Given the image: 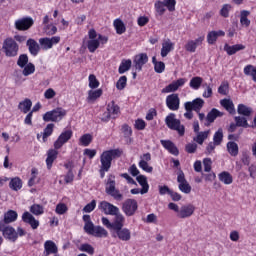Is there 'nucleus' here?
<instances>
[{
  "label": "nucleus",
  "mask_w": 256,
  "mask_h": 256,
  "mask_svg": "<svg viewBox=\"0 0 256 256\" xmlns=\"http://www.w3.org/2000/svg\"><path fill=\"white\" fill-rule=\"evenodd\" d=\"M121 155H123V151L119 148L104 151L100 156V167H103L104 170L111 169L113 159H119Z\"/></svg>",
  "instance_id": "1"
},
{
  "label": "nucleus",
  "mask_w": 256,
  "mask_h": 256,
  "mask_svg": "<svg viewBox=\"0 0 256 256\" xmlns=\"http://www.w3.org/2000/svg\"><path fill=\"white\" fill-rule=\"evenodd\" d=\"M165 123L172 131H177L180 137L185 135V126L181 124V120L175 118V114L171 113L165 118Z\"/></svg>",
  "instance_id": "2"
},
{
  "label": "nucleus",
  "mask_w": 256,
  "mask_h": 256,
  "mask_svg": "<svg viewBox=\"0 0 256 256\" xmlns=\"http://www.w3.org/2000/svg\"><path fill=\"white\" fill-rule=\"evenodd\" d=\"M105 191L107 195L113 197L115 201H123V194L115 187V176L110 175L107 182Z\"/></svg>",
  "instance_id": "3"
},
{
  "label": "nucleus",
  "mask_w": 256,
  "mask_h": 256,
  "mask_svg": "<svg viewBox=\"0 0 256 256\" xmlns=\"http://www.w3.org/2000/svg\"><path fill=\"white\" fill-rule=\"evenodd\" d=\"M2 49L6 57H17L19 53V44L13 40V38H7L3 42Z\"/></svg>",
  "instance_id": "4"
},
{
  "label": "nucleus",
  "mask_w": 256,
  "mask_h": 256,
  "mask_svg": "<svg viewBox=\"0 0 256 256\" xmlns=\"http://www.w3.org/2000/svg\"><path fill=\"white\" fill-rule=\"evenodd\" d=\"M67 115V111L63 108H56L52 111H48L43 115V120L46 121V123H49V121H52L54 123H57L58 121H61L63 117Z\"/></svg>",
  "instance_id": "5"
},
{
  "label": "nucleus",
  "mask_w": 256,
  "mask_h": 256,
  "mask_svg": "<svg viewBox=\"0 0 256 256\" xmlns=\"http://www.w3.org/2000/svg\"><path fill=\"white\" fill-rule=\"evenodd\" d=\"M139 205L135 199H127L122 204V211L127 217H133L137 212Z\"/></svg>",
  "instance_id": "6"
},
{
  "label": "nucleus",
  "mask_w": 256,
  "mask_h": 256,
  "mask_svg": "<svg viewBox=\"0 0 256 256\" xmlns=\"http://www.w3.org/2000/svg\"><path fill=\"white\" fill-rule=\"evenodd\" d=\"M0 232L5 239H8V241H12V243H15L17 241V238L19 237V235H17V231H15V228L3 225V223H0Z\"/></svg>",
  "instance_id": "7"
},
{
  "label": "nucleus",
  "mask_w": 256,
  "mask_h": 256,
  "mask_svg": "<svg viewBox=\"0 0 256 256\" xmlns=\"http://www.w3.org/2000/svg\"><path fill=\"white\" fill-rule=\"evenodd\" d=\"M111 235L114 239H119V241H131V230L128 228H118L111 231Z\"/></svg>",
  "instance_id": "8"
},
{
  "label": "nucleus",
  "mask_w": 256,
  "mask_h": 256,
  "mask_svg": "<svg viewBox=\"0 0 256 256\" xmlns=\"http://www.w3.org/2000/svg\"><path fill=\"white\" fill-rule=\"evenodd\" d=\"M89 39L87 42V48L90 51V53H95L97 49H99V45H101V42H99V39L97 38V31L95 29H91L88 32Z\"/></svg>",
  "instance_id": "9"
},
{
  "label": "nucleus",
  "mask_w": 256,
  "mask_h": 256,
  "mask_svg": "<svg viewBox=\"0 0 256 256\" xmlns=\"http://www.w3.org/2000/svg\"><path fill=\"white\" fill-rule=\"evenodd\" d=\"M33 23L34 21L31 17L21 18L15 21V29L17 31H28V29L33 27Z\"/></svg>",
  "instance_id": "10"
},
{
  "label": "nucleus",
  "mask_w": 256,
  "mask_h": 256,
  "mask_svg": "<svg viewBox=\"0 0 256 256\" xmlns=\"http://www.w3.org/2000/svg\"><path fill=\"white\" fill-rule=\"evenodd\" d=\"M203 41H205V36H200L195 40H188L184 45V49L188 53H195L197 51V47H199V45H203Z\"/></svg>",
  "instance_id": "11"
},
{
  "label": "nucleus",
  "mask_w": 256,
  "mask_h": 256,
  "mask_svg": "<svg viewBox=\"0 0 256 256\" xmlns=\"http://www.w3.org/2000/svg\"><path fill=\"white\" fill-rule=\"evenodd\" d=\"M177 182L179 183L178 188L182 193H185L186 195L191 193V185H189V182H187V179H185V174L183 171L178 173Z\"/></svg>",
  "instance_id": "12"
},
{
  "label": "nucleus",
  "mask_w": 256,
  "mask_h": 256,
  "mask_svg": "<svg viewBox=\"0 0 256 256\" xmlns=\"http://www.w3.org/2000/svg\"><path fill=\"white\" fill-rule=\"evenodd\" d=\"M98 207L105 215H117L119 213V208L107 201L100 202Z\"/></svg>",
  "instance_id": "13"
},
{
  "label": "nucleus",
  "mask_w": 256,
  "mask_h": 256,
  "mask_svg": "<svg viewBox=\"0 0 256 256\" xmlns=\"http://www.w3.org/2000/svg\"><path fill=\"white\" fill-rule=\"evenodd\" d=\"M73 137V131L71 130H66L60 134L58 139L54 142V149H61L69 139Z\"/></svg>",
  "instance_id": "14"
},
{
  "label": "nucleus",
  "mask_w": 256,
  "mask_h": 256,
  "mask_svg": "<svg viewBox=\"0 0 256 256\" xmlns=\"http://www.w3.org/2000/svg\"><path fill=\"white\" fill-rule=\"evenodd\" d=\"M120 109L119 106L115 104V101H111L107 105V115L103 118V121H109L112 119H117V115H119Z\"/></svg>",
  "instance_id": "15"
},
{
  "label": "nucleus",
  "mask_w": 256,
  "mask_h": 256,
  "mask_svg": "<svg viewBox=\"0 0 256 256\" xmlns=\"http://www.w3.org/2000/svg\"><path fill=\"white\" fill-rule=\"evenodd\" d=\"M203 105H205V101L201 98H196L195 100H193L191 102H186L184 104V108L188 109L189 111L191 109L192 111L199 113V111H201V109H203Z\"/></svg>",
  "instance_id": "16"
},
{
  "label": "nucleus",
  "mask_w": 256,
  "mask_h": 256,
  "mask_svg": "<svg viewBox=\"0 0 256 256\" xmlns=\"http://www.w3.org/2000/svg\"><path fill=\"white\" fill-rule=\"evenodd\" d=\"M180 99L178 94H171L166 98V105L170 111H179Z\"/></svg>",
  "instance_id": "17"
},
{
  "label": "nucleus",
  "mask_w": 256,
  "mask_h": 256,
  "mask_svg": "<svg viewBox=\"0 0 256 256\" xmlns=\"http://www.w3.org/2000/svg\"><path fill=\"white\" fill-rule=\"evenodd\" d=\"M186 82H187V80L185 78H180V79L172 82L165 88H163L161 90V93H173V92L177 91V89H179V87H183Z\"/></svg>",
  "instance_id": "18"
},
{
  "label": "nucleus",
  "mask_w": 256,
  "mask_h": 256,
  "mask_svg": "<svg viewBox=\"0 0 256 256\" xmlns=\"http://www.w3.org/2000/svg\"><path fill=\"white\" fill-rule=\"evenodd\" d=\"M193 213H195V207L193 206V204H187V205H183L180 208V211H178L177 217L179 219H188V217H191Z\"/></svg>",
  "instance_id": "19"
},
{
  "label": "nucleus",
  "mask_w": 256,
  "mask_h": 256,
  "mask_svg": "<svg viewBox=\"0 0 256 256\" xmlns=\"http://www.w3.org/2000/svg\"><path fill=\"white\" fill-rule=\"evenodd\" d=\"M149 61V56L145 53H140L134 57L133 63L136 71H142L143 65Z\"/></svg>",
  "instance_id": "20"
},
{
  "label": "nucleus",
  "mask_w": 256,
  "mask_h": 256,
  "mask_svg": "<svg viewBox=\"0 0 256 256\" xmlns=\"http://www.w3.org/2000/svg\"><path fill=\"white\" fill-rule=\"evenodd\" d=\"M22 221L30 225L31 229H37L39 227V220L35 219V216L30 212L23 213Z\"/></svg>",
  "instance_id": "21"
},
{
  "label": "nucleus",
  "mask_w": 256,
  "mask_h": 256,
  "mask_svg": "<svg viewBox=\"0 0 256 256\" xmlns=\"http://www.w3.org/2000/svg\"><path fill=\"white\" fill-rule=\"evenodd\" d=\"M160 143L162 147L166 148L172 155H175L176 157L179 155V149H177V146H175L171 140H161Z\"/></svg>",
  "instance_id": "22"
},
{
  "label": "nucleus",
  "mask_w": 256,
  "mask_h": 256,
  "mask_svg": "<svg viewBox=\"0 0 256 256\" xmlns=\"http://www.w3.org/2000/svg\"><path fill=\"white\" fill-rule=\"evenodd\" d=\"M26 45L31 55H33L34 57H36V55H39V51L41 50V47L39 46V43L35 41V39H31V38L28 39L26 42Z\"/></svg>",
  "instance_id": "23"
},
{
  "label": "nucleus",
  "mask_w": 256,
  "mask_h": 256,
  "mask_svg": "<svg viewBox=\"0 0 256 256\" xmlns=\"http://www.w3.org/2000/svg\"><path fill=\"white\" fill-rule=\"evenodd\" d=\"M115 215V220L112 223V231H115L117 229H121L125 225V216L123 214L117 212Z\"/></svg>",
  "instance_id": "24"
},
{
  "label": "nucleus",
  "mask_w": 256,
  "mask_h": 256,
  "mask_svg": "<svg viewBox=\"0 0 256 256\" xmlns=\"http://www.w3.org/2000/svg\"><path fill=\"white\" fill-rule=\"evenodd\" d=\"M223 116V113L219 112V110L213 108L208 114H207V117H206V122L204 123V125L206 127H209V125H211V123H213L217 117H222Z\"/></svg>",
  "instance_id": "25"
},
{
  "label": "nucleus",
  "mask_w": 256,
  "mask_h": 256,
  "mask_svg": "<svg viewBox=\"0 0 256 256\" xmlns=\"http://www.w3.org/2000/svg\"><path fill=\"white\" fill-rule=\"evenodd\" d=\"M17 212L15 210H9L4 214V219L0 221L3 225H9V223H14L17 221Z\"/></svg>",
  "instance_id": "26"
},
{
  "label": "nucleus",
  "mask_w": 256,
  "mask_h": 256,
  "mask_svg": "<svg viewBox=\"0 0 256 256\" xmlns=\"http://www.w3.org/2000/svg\"><path fill=\"white\" fill-rule=\"evenodd\" d=\"M174 48H175V44L173 42H171L169 39L165 40L162 43L161 57H167L168 53H171Z\"/></svg>",
  "instance_id": "27"
},
{
  "label": "nucleus",
  "mask_w": 256,
  "mask_h": 256,
  "mask_svg": "<svg viewBox=\"0 0 256 256\" xmlns=\"http://www.w3.org/2000/svg\"><path fill=\"white\" fill-rule=\"evenodd\" d=\"M218 37H225V32L223 30L209 32L207 35L209 45H213Z\"/></svg>",
  "instance_id": "28"
},
{
  "label": "nucleus",
  "mask_w": 256,
  "mask_h": 256,
  "mask_svg": "<svg viewBox=\"0 0 256 256\" xmlns=\"http://www.w3.org/2000/svg\"><path fill=\"white\" fill-rule=\"evenodd\" d=\"M57 155H59V152L57 151V149L48 150L47 159H46V165L48 169H51V167H53V162L55 161V159H57Z\"/></svg>",
  "instance_id": "29"
},
{
  "label": "nucleus",
  "mask_w": 256,
  "mask_h": 256,
  "mask_svg": "<svg viewBox=\"0 0 256 256\" xmlns=\"http://www.w3.org/2000/svg\"><path fill=\"white\" fill-rule=\"evenodd\" d=\"M31 107H33V102L29 98H26L25 100L21 101L18 105V109L25 114L31 111Z\"/></svg>",
  "instance_id": "30"
},
{
  "label": "nucleus",
  "mask_w": 256,
  "mask_h": 256,
  "mask_svg": "<svg viewBox=\"0 0 256 256\" xmlns=\"http://www.w3.org/2000/svg\"><path fill=\"white\" fill-rule=\"evenodd\" d=\"M136 181H138L139 185H141L142 187L140 191L141 195H145V193H149V183H147V177L143 175H139L137 176Z\"/></svg>",
  "instance_id": "31"
},
{
  "label": "nucleus",
  "mask_w": 256,
  "mask_h": 256,
  "mask_svg": "<svg viewBox=\"0 0 256 256\" xmlns=\"http://www.w3.org/2000/svg\"><path fill=\"white\" fill-rule=\"evenodd\" d=\"M237 113L243 117H251L253 115V108L248 107L245 104H239L237 108Z\"/></svg>",
  "instance_id": "32"
},
{
  "label": "nucleus",
  "mask_w": 256,
  "mask_h": 256,
  "mask_svg": "<svg viewBox=\"0 0 256 256\" xmlns=\"http://www.w3.org/2000/svg\"><path fill=\"white\" fill-rule=\"evenodd\" d=\"M243 49H245V45L243 44H236L233 46H229L228 44H226L224 46V51H226V53H228L229 55H235L237 51H243Z\"/></svg>",
  "instance_id": "33"
},
{
  "label": "nucleus",
  "mask_w": 256,
  "mask_h": 256,
  "mask_svg": "<svg viewBox=\"0 0 256 256\" xmlns=\"http://www.w3.org/2000/svg\"><path fill=\"white\" fill-rule=\"evenodd\" d=\"M103 95V90L97 89V90H90L88 92L87 101L88 103H93L94 101H97L99 97Z\"/></svg>",
  "instance_id": "34"
},
{
  "label": "nucleus",
  "mask_w": 256,
  "mask_h": 256,
  "mask_svg": "<svg viewBox=\"0 0 256 256\" xmlns=\"http://www.w3.org/2000/svg\"><path fill=\"white\" fill-rule=\"evenodd\" d=\"M220 105H222L226 111H229L231 115H235V105L231 99L221 100Z\"/></svg>",
  "instance_id": "35"
},
{
  "label": "nucleus",
  "mask_w": 256,
  "mask_h": 256,
  "mask_svg": "<svg viewBox=\"0 0 256 256\" xmlns=\"http://www.w3.org/2000/svg\"><path fill=\"white\" fill-rule=\"evenodd\" d=\"M227 151L231 157H237L239 155V145L236 142H228Z\"/></svg>",
  "instance_id": "36"
},
{
  "label": "nucleus",
  "mask_w": 256,
  "mask_h": 256,
  "mask_svg": "<svg viewBox=\"0 0 256 256\" xmlns=\"http://www.w3.org/2000/svg\"><path fill=\"white\" fill-rule=\"evenodd\" d=\"M209 133H211V131H209V130L204 131V132H197V135H196V137L193 138V141L198 143V145H203L205 140L209 137Z\"/></svg>",
  "instance_id": "37"
},
{
  "label": "nucleus",
  "mask_w": 256,
  "mask_h": 256,
  "mask_svg": "<svg viewBox=\"0 0 256 256\" xmlns=\"http://www.w3.org/2000/svg\"><path fill=\"white\" fill-rule=\"evenodd\" d=\"M9 187L12 191H19L23 187V181H21L19 177L12 178Z\"/></svg>",
  "instance_id": "38"
},
{
  "label": "nucleus",
  "mask_w": 256,
  "mask_h": 256,
  "mask_svg": "<svg viewBox=\"0 0 256 256\" xmlns=\"http://www.w3.org/2000/svg\"><path fill=\"white\" fill-rule=\"evenodd\" d=\"M131 65H133V62L131 60H122L118 68V72L120 73V75H123V73H127V71L131 69Z\"/></svg>",
  "instance_id": "39"
},
{
  "label": "nucleus",
  "mask_w": 256,
  "mask_h": 256,
  "mask_svg": "<svg viewBox=\"0 0 256 256\" xmlns=\"http://www.w3.org/2000/svg\"><path fill=\"white\" fill-rule=\"evenodd\" d=\"M114 27L118 35H123V33L127 31V28L125 27V23L122 22L121 19L114 20Z\"/></svg>",
  "instance_id": "40"
},
{
  "label": "nucleus",
  "mask_w": 256,
  "mask_h": 256,
  "mask_svg": "<svg viewBox=\"0 0 256 256\" xmlns=\"http://www.w3.org/2000/svg\"><path fill=\"white\" fill-rule=\"evenodd\" d=\"M219 180L224 183V185H231L233 183V176L229 172H222L219 174Z\"/></svg>",
  "instance_id": "41"
},
{
  "label": "nucleus",
  "mask_w": 256,
  "mask_h": 256,
  "mask_svg": "<svg viewBox=\"0 0 256 256\" xmlns=\"http://www.w3.org/2000/svg\"><path fill=\"white\" fill-rule=\"evenodd\" d=\"M44 249L45 251H48V253H52V254H57V251H59L55 242L51 240H48L45 242Z\"/></svg>",
  "instance_id": "42"
},
{
  "label": "nucleus",
  "mask_w": 256,
  "mask_h": 256,
  "mask_svg": "<svg viewBox=\"0 0 256 256\" xmlns=\"http://www.w3.org/2000/svg\"><path fill=\"white\" fill-rule=\"evenodd\" d=\"M44 211L45 208H43V206L40 204H34L30 207V213H32V215H43Z\"/></svg>",
  "instance_id": "43"
},
{
  "label": "nucleus",
  "mask_w": 256,
  "mask_h": 256,
  "mask_svg": "<svg viewBox=\"0 0 256 256\" xmlns=\"http://www.w3.org/2000/svg\"><path fill=\"white\" fill-rule=\"evenodd\" d=\"M35 73V65L33 63H28L23 67L22 74L24 77H29V75H33Z\"/></svg>",
  "instance_id": "44"
},
{
  "label": "nucleus",
  "mask_w": 256,
  "mask_h": 256,
  "mask_svg": "<svg viewBox=\"0 0 256 256\" xmlns=\"http://www.w3.org/2000/svg\"><path fill=\"white\" fill-rule=\"evenodd\" d=\"M201 85H203V78L199 77V76H196V77H193L191 80H190V87L192 89H199V87H201Z\"/></svg>",
  "instance_id": "45"
},
{
  "label": "nucleus",
  "mask_w": 256,
  "mask_h": 256,
  "mask_svg": "<svg viewBox=\"0 0 256 256\" xmlns=\"http://www.w3.org/2000/svg\"><path fill=\"white\" fill-rule=\"evenodd\" d=\"M234 119H235L237 127H244L245 129H247V127H249V123H247V117L236 116Z\"/></svg>",
  "instance_id": "46"
},
{
  "label": "nucleus",
  "mask_w": 256,
  "mask_h": 256,
  "mask_svg": "<svg viewBox=\"0 0 256 256\" xmlns=\"http://www.w3.org/2000/svg\"><path fill=\"white\" fill-rule=\"evenodd\" d=\"M92 235L94 237H107L109 235V232H107V230H105V228L101 226H96Z\"/></svg>",
  "instance_id": "47"
},
{
  "label": "nucleus",
  "mask_w": 256,
  "mask_h": 256,
  "mask_svg": "<svg viewBox=\"0 0 256 256\" xmlns=\"http://www.w3.org/2000/svg\"><path fill=\"white\" fill-rule=\"evenodd\" d=\"M79 141L84 147H89L93 141V136H91V134H84L80 137Z\"/></svg>",
  "instance_id": "48"
},
{
  "label": "nucleus",
  "mask_w": 256,
  "mask_h": 256,
  "mask_svg": "<svg viewBox=\"0 0 256 256\" xmlns=\"http://www.w3.org/2000/svg\"><path fill=\"white\" fill-rule=\"evenodd\" d=\"M28 64H29V57L27 56V54L20 55L17 61L18 67L23 69V67H25Z\"/></svg>",
  "instance_id": "49"
},
{
  "label": "nucleus",
  "mask_w": 256,
  "mask_h": 256,
  "mask_svg": "<svg viewBox=\"0 0 256 256\" xmlns=\"http://www.w3.org/2000/svg\"><path fill=\"white\" fill-rule=\"evenodd\" d=\"M39 43H40L42 49H44L45 51H47V49H52L53 48L50 38H47V37L46 38H40Z\"/></svg>",
  "instance_id": "50"
},
{
  "label": "nucleus",
  "mask_w": 256,
  "mask_h": 256,
  "mask_svg": "<svg viewBox=\"0 0 256 256\" xmlns=\"http://www.w3.org/2000/svg\"><path fill=\"white\" fill-rule=\"evenodd\" d=\"M213 143L215 145H221L223 141V129L219 128L218 131L214 134Z\"/></svg>",
  "instance_id": "51"
},
{
  "label": "nucleus",
  "mask_w": 256,
  "mask_h": 256,
  "mask_svg": "<svg viewBox=\"0 0 256 256\" xmlns=\"http://www.w3.org/2000/svg\"><path fill=\"white\" fill-rule=\"evenodd\" d=\"M79 251H83L84 253H88L89 255H93L95 253V248L90 244H82L79 247Z\"/></svg>",
  "instance_id": "52"
},
{
  "label": "nucleus",
  "mask_w": 256,
  "mask_h": 256,
  "mask_svg": "<svg viewBox=\"0 0 256 256\" xmlns=\"http://www.w3.org/2000/svg\"><path fill=\"white\" fill-rule=\"evenodd\" d=\"M218 93L220 95H228L229 94V82H222L218 88Z\"/></svg>",
  "instance_id": "53"
},
{
  "label": "nucleus",
  "mask_w": 256,
  "mask_h": 256,
  "mask_svg": "<svg viewBox=\"0 0 256 256\" xmlns=\"http://www.w3.org/2000/svg\"><path fill=\"white\" fill-rule=\"evenodd\" d=\"M121 131L126 139H129L133 135V130L127 124L122 125Z\"/></svg>",
  "instance_id": "54"
},
{
  "label": "nucleus",
  "mask_w": 256,
  "mask_h": 256,
  "mask_svg": "<svg viewBox=\"0 0 256 256\" xmlns=\"http://www.w3.org/2000/svg\"><path fill=\"white\" fill-rule=\"evenodd\" d=\"M116 87L119 91H123V88L127 87V76L120 77L116 83Z\"/></svg>",
  "instance_id": "55"
},
{
  "label": "nucleus",
  "mask_w": 256,
  "mask_h": 256,
  "mask_svg": "<svg viewBox=\"0 0 256 256\" xmlns=\"http://www.w3.org/2000/svg\"><path fill=\"white\" fill-rule=\"evenodd\" d=\"M89 87L90 89H97L99 87V80L93 74L89 76Z\"/></svg>",
  "instance_id": "56"
},
{
  "label": "nucleus",
  "mask_w": 256,
  "mask_h": 256,
  "mask_svg": "<svg viewBox=\"0 0 256 256\" xmlns=\"http://www.w3.org/2000/svg\"><path fill=\"white\" fill-rule=\"evenodd\" d=\"M53 127H55L54 124H48L47 127L44 129L43 141H45L47 137H51V135L53 134Z\"/></svg>",
  "instance_id": "57"
},
{
  "label": "nucleus",
  "mask_w": 256,
  "mask_h": 256,
  "mask_svg": "<svg viewBox=\"0 0 256 256\" xmlns=\"http://www.w3.org/2000/svg\"><path fill=\"white\" fill-rule=\"evenodd\" d=\"M241 161L243 165L249 166L251 164V156L248 151H243L241 155Z\"/></svg>",
  "instance_id": "58"
},
{
  "label": "nucleus",
  "mask_w": 256,
  "mask_h": 256,
  "mask_svg": "<svg viewBox=\"0 0 256 256\" xmlns=\"http://www.w3.org/2000/svg\"><path fill=\"white\" fill-rule=\"evenodd\" d=\"M97 226H95L93 224V222H88L87 224L84 225V231L85 233H87L88 235H93V233H95V228Z\"/></svg>",
  "instance_id": "59"
},
{
  "label": "nucleus",
  "mask_w": 256,
  "mask_h": 256,
  "mask_svg": "<svg viewBox=\"0 0 256 256\" xmlns=\"http://www.w3.org/2000/svg\"><path fill=\"white\" fill-rule=\"evenodd\" d=\"M155 10L159 15H163L165 13V4L161 1H157L154 4Z\"/></svg>",
  "instance_id": "60"
},
{
  "label": "nucleus",
  "mask_w": 256,
  "mask_h": 256,
  "mask_svg": "<svg viewBox=\"0 0 256 256\" xmlns=\"http://www.w3.org/2000/svg\"><path fill=\"white\" fill-rule=\"evenodd\" d=\"M163 4L167 7L168 11L173 12L175 11V5L177 2L175 0H163Z\"/></svg>",
  "instance_id": "61"
},
{
  "label": "nucleus",
  "mask_w": 256,
  "mask_h": 256,
  "mask_svg": "<svg viewBox=\"0 0 256 256\" xmlns=\"http://www.w3.org/2000/svg\"><path fill=\"white\" fill-rule=\"evenodd\" d=\"M67 211H68V208H67L66 204H64V203L57 204L56 213L58 215H65V213H67Z\"/></svg>",
  "instance_id": "62"
},
{
  "label": "nucleus",
  "mask_w": 256,
  "mask_h": 256,
  "mask_svg": "<svg viewBox=\"0 0 256 256\" xmlns=\"http://www.w3.org/2000/svg\"><path fill=\"white\" fill-rule=\"evenodd\" d=\"M44 31H45L46 35H55V33H57V26L48 24L44 28Z\"/></svg>",
  "instance_id": "63"
},
{
  "label": "nucleus",
  "mask_w": 256,
  "mask_h": 256,
  "mask_svg": "<svg viewBox=\"0 0 256 256\" xmlns=\"http://www.w3.org/2000/svg\"><path fill=\"white\" fill-rule=\"evenodd\" d=\"M256 67L249 64L244 68V75L251 76L255 75Z\"/></svg>",
  "instance_id": "64"
}]
</instances>
